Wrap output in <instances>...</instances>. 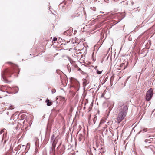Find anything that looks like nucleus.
Listing matches in <instances>:
<instances>
[{"instance_id":"f257e3e1","label":"nucleus","mask_w":155,"mask_h":155,"mask_svg":"<svg viewBox=\"0 0 155 155\" xmlns=\"http://www.w3.org/2000/svg\"><path fill=\"white\" fill-rule=\"evenodd\" d=\"M128 109V106L127 105H125L123 108L119 110L118 115L116 118V122L119 123L127 115Z\"/></svg>"},{"instance_id":"f03ea898","label":"nucleus","mask_w":155,"mask_h":155,"mask_svg":"<svg viewBox=\"0 0 155 155\" xmlns=\"http://www.w3.org/2000/svg\"><path fill=\"white\" fill-rule=\"evenodd\" d=\"M153 95V90L152 88H150L147 92L145 97L147 101H150Z\"/></svg>"},{"instance_id":"7ed1b4c3","label":"nucleus","mask_w":155,"mask_h":155,"mask_svg":"<svg viewBox=\"0 0 155 155\" xmlns=\"http://www.w3.org/2000/svg\"><path fill=\"white\" fill-rule=\"evenodd\" d=\"M58 142V139L54 134H53L50 139V142L52 144V146H56Z\"/></svg>"},{"instance_id":"20e7f679","label":"nucleus","mask_w":155,"mask_h":155,"mask_svg":"<svg viewBox=\"0 0 155 155\" xmlns=\"http://www.w3.org/2000/svg\"><path fill=\"white\" fill-rule=\"evenodd\" d=\"M55 146L51 145V147L50 148L49 152L50 154L55 153Z\"/></svg>"},{"instance_id":"39448f33","label":"nucleus","mask_w":155,"mask_h":155,"mask_svg":"<svg viewBox=\"0 0 155 155\" xmlns=\"http://www.w3.org/2000/svg\"><path fill=\"white\" fill-rule=\"evenodd\" d=\"M148 132V133H150L151 132V130L150 129H148L147 128H144L142 130H141L138 133V134L140 133L141 132Z\"/></svg>"},{"instance_id":"423d86ee","label":"nucleus","mask_w":155,"mask_h":155,"mask_svg":"<svg viewBox=\"0 0 155 155\" xmlns=\"http://www.w3.org/2000/svg\"><path fill=\"white\" fill-rule=\"evenodd\" d=\"M128 63L127 61H125L124 63H122L120 64V67H122L124 65V69H125L127 67L128 65Z\"/></svg>"},{"instance_id":"0eeeda50","label":"nucleus","mask_w":155,"mask_h":155,"mask_svg":"<svg viewBox=\"0 0 155 155\" xmlns=\"http://www.w3.org/2000/svg\"><path fill=\"white\" fill-rule=\"evenodd\" d=\"M78 140L79 141H82L83 142L84 140V136L81 134H80L78 135Z\"/></svg>"},{"instance_id":"6e6552de","label":"nucleus","mask_w":155,"mask_h":155,"mask_svg":"<svg viewBox=\"0 0 155 155\" xmlns=\"http://www.w3.org/2000/svg\"><path fill=\"white\" fill-rule=\"evenodd\" d=\"M103 132L105 134H107L108 132V129L106 125L104 127H103V129H101Z\"/></svg>"},{"instance_id":"1a4fd4ad","label":"nucleus","mask_w":155,"mask_h":155,"mask_svg":"<svg viewBox=\"0 0 155 155\" xmlns=\"http://www.w3.org/2000/svg\"><path fill=\"white\" fill-rule=\"evenodd\" d=\"M45 102L47 103V105L48 106H50L53 104L52 102L50 101L48 99H47L45 101Z\"/></svg>"},{"instance_id":"9d476101","label":"nucleus","mask_w":155,"mask_h":155,"mask_svg":"<svg viewBox=\"0 0 155 155\" xmlns=\"http://www.w3.org/2000/svg\"><path fill=\"white\" fill-rule=\"evenodd\" d=\"M150 136H149V137H148V138H149V139H146L144 140V142L146 143H147V142H148L149 143H151V138H150Z\"/></svg>"},{"instance_id":"9b49d317","label":"nucleus","mask_w":155,"mask_h":155,"mask_svg":"<svg viewBox=\"0 0 155 155\" xmlns=\"http://www.w3.org/2000/svg\"><path fill=\"white\" fill-rule=\"evenodd\" d=\"M105 122V120H101L99 124V125L98 127H99L101 126V125L102 124L104 123Z\"/></svg>"},{"instance_id":"f8f14e48","label":"nucleus","mask_w":155,"mask_h":155,"mask_svg":"<svg viewBox=\"0 0 155 155\" xmlns=\"http://www.w3.org/2000/svg\"><path fill=\"white\" fill-rule=\"evenodd\" d=\"M18 87H15L13 88V89L15 91V93H18Z\"/></svg>"},{"instance_id":"ddd939ff","label":"nucleus","mask_w":155,"mask_h":155,"mask_svg":"<svg viewBox=\"0 0 155 155\" xmlns=\"http://www.w3.org/2000/svg\"><path fill=\"white\" fill-rule=\"evenodd\" d=\"M97 120V117L96 116L94 117L93 120V122L94 124H95L96 123V122Z\"/></svg>"},{"instance_id":"4468645a","label":"nucleus","mask_w":155,"mask_h":155,"mask_svg":"<svg viewBox=\"0 0 155 155\" xmlns=\"http://www.w3.org/2000/svg\"><path fill=\"white\" fill-rule=\"evenodd\" d=\"M102 71H99L98 70H97V74H99L102 73Z\"/></svg>"},{"instance_id":"2eb2a0df","label":"nucleus","mask_w":155,"mask_h":155,"mask_svg":"<svg viewBox=\"0 0 155 155\" xmlns=\"http://www.w3.org/2000/svg\"><path fill=\"white\" fill-rule=\"evenodd\" d=\"M25 117V115L24 114H22L21 115V116H20V117H21V119H24V117Z\"/></svg>"},{"instance_id":"dca6fc26","label":"nucleus","mask_w":155,"mask_h":155,"mask_svg":"<svg viewBox=\"0 0 155 155\" xmlns=\"http://www.w3.org/2000/svg\"><path fill=\"white\" fill-rule=\"evenodd\" d=\"M5 130V129H3L0 132V135H1L4 132V130Z\"/></svg>"},{"instance_id":"f3484780","label":"nucleus","mask_w":155,"mask_h":155,"mask_svg":"<svg viewBox=\"0 0 155 155\" xmlns=\"http://www.w3.org/2000/svg\"><path fill=\"white\" fill-rule=\"evenodd\" d=\"M70 30H67L66 31H65V32H64V34L65 35L66 34V33H69V32H70Z\"/></svg>"},{"instance_id":"a211bd4d","label":"nucleus","mask_w":155,"mask_h":155,"mask_svg":"<svg viewBox=\"0 0 155 155\" xmlns=\"http://www.w3.org/2000/svg\"><path fill=\"white\" fill-rule=\"evenodd\" d=\"M75 67L76 68H78V71H80V70H81L80 68H78V66L77 65H75Z\"/></svg>"},{"instance_id":"6ab92c4d","label":"nucleus","mask_w":155,"mask_h":155,"mask_svg":"<svg viewBox=\"0 0 155 155\" xmlns=\"http://www.w3.org/2000/svg\"><path fill=\"white\" fill-rule=\"evenodd\" d=\"M57 40V38H56V37H54L53 38V41H56Z\"/></svg>"},{"instance_id":"aec40b11","label":"nucleus","mask_w":155,"mask_h":155,"mask_svg":"<svg viewBox=\"0 0 155 155\" xmlns=\"http://www.w3.org/2000/svg\"><path fill=\"white\" fill-rule=\"evenodd\" d=\"M2 87H1L0 88V90L2 92H5V91L4 90H3Z\"/></svg>"},{"instance_id":"412c9836","label":"nucleus","mask_w":155,"mask_h":155,"mask_svg":"<svg viewBox=\"0 0 155 155\" xmlns=\"http://www.w3.org/2000/svg\"><path fill=\"white\" fill-rule=\"evenodd\" d=\"M153 148V146L152 145L150 146L149 147V148Z\"/></svg>"},{"instance_id":"4be33fe9","label":"nucleus","mask_w":155,"mask_h":155,"mask_svg":"<svg viewBox=\"0 0 155 155\" xmlns=\"http://www.w3.org/2000/svg\"><path fill=\"white\" fill-rule=\"evenodd\" d=\"M14 122L12 123V125L14 124Z\"/></svg>"},{"instance_id":"5701e85b","label":"nucleus","mask_w":155,"mask_h":155,"mask_svg":"<svg viewBox=\"0 0 155 155\" xmlns=\"http://www.w3.org/2000/svg\"><path fill=\"white\" fill-rule=\"evenodd\" d=\"M130 77V76H129V77H128V78H127V80H128L129 79V78Z\"/></svg>"},{"instance_id":"b1692460","label":"nucleus","mask_w":155,"mask_h":155,"mask_svg":"<svg viewBox=\"0 0 155 155\" xmlns=\"http://www.w3.org/2000/svg\"><path fill=\"white\" fill-rule=\"evenodd\" d=\"M100 12V13H104V12Z\"/></svg>"},{"instance_id":"393cba45","label":"nucleus","mask_w":155,"mask_h":155,"mask_svg":"<svg viewBox=\"0 0 155 155\" xmlns=\"http://www.w3.org/2000/svg\"><path fill=\"white\" fill-rule=\"evenodd\" d=\"M55 153H53V155H55Z\"/></svg>"},{"instance_id":"a878e982","label":"nucleus","mask_w":155,"mask_h":155,"mask_svg":"<svg viewBox=\"0 0 155 155\" xmlns=\"http://www.w3.org/2000/svg\"><path fill=\"white\" fill-rule=\"evenodd\" d=\"M58 53L56 54V55H58Z\"/></svg>"},{"instance_id":"bb28decb","label":"nucleus","mask_w":155,"mask_h":155,"mask_svg":"<svg viewBox=\"0 0 155 155\" xmlns=\"http://www.w3.org/2000/svg\"><path fill=\"white\" fill-rule=\"evenodd\" d=\"M3 135H4V134H3L2 136H3Z\"/></svg>"},{"instance_id":"cd10ccee","label":"nucleus","mask_w":155,"mask_h":155,"mask_svg":"<svg viewBox=\"0 0 155 155\" xmlns=\"http://www.w3.org/2000/svg\"><path fill=\"white\" fill-rule=\"evenodd\" d=\"M24 145H22V147H24Z\"/></svg>"},{"instance_id":"c85d7f7f","label":"nucleus","mask_w":155,"mask_h":155,"mask_svg":"<svg viewBox=\"0 0 155 155\" xmlns=\"http://www.w3.org/2000/svg\"><path fill=\"white\" fill-rule=\"evenodd\" d=\"M61 143L59 145V146H60L61 145Z\"/></svg>"},{"instance_id":"c756f323","label":"nucleus","mask_w":155,"mask_h":155,"mask_svg":"<svg viewBox=\"0 0 155 155\" xmlns=\"http://www.w3.org/2000/svg\"><path fill=\"white\" fill-rule=\"evenodd\" d=\"M154 110L155 111V109H154Z\"/></svg>"}]
</instances>
